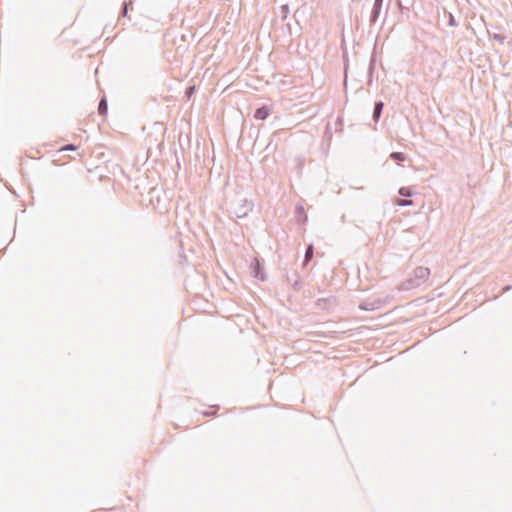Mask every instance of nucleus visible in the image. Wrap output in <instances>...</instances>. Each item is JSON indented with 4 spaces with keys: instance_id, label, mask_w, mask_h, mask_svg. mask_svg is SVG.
<instances>
[{
    "instance_id": "obj_14",
    "label": "nucleus",
    "mask_w": 512,
    "mask_h": 512,
    "mask_svg": "<svg viewBox=\"0 0 512 512\" xmlns=\"http://www.w3.org/2000/svg\"><path fill=\"white\" fill-rule=\"evenodd\" d=\"M253 273L256 278H258L262 281L265 280V274L263 273L260 263L258 261H256V264L253 267Z\"/></svg>"
},
{
    "instance_id": "obj_13",
    "label": "nucleus",
    "mask_w": 512,
    "mask_h": 512,
    "mask_svg": "<svg viewBox=\"0 0 512 512\" xmlns=\"http://www.w3.org/2000/svg\"><path fill=\"white\" fill-rule=\"evenodd\" d=\"M313 256H314V247H313V244H309L305 251L303 266H306L311 261Z\"/></svg>"
},
{
    "instance_id": "obj_19",
    "label": "nucleus",
    "mask_w": 512,
    "mask_h": 512,
    "mask_svg": "<svg viewBox=\"0 0 512 512\" xmlns=\"http://www.w3.org/2000/svg\"><path fill=\"white\" fill-rule=\"evenodd\" d=\"M396 204L398 206L406 207V206L412 205L413 202H412V200H408V199H397Z\"/></svg>"
},
{
    "instance_id": "obj_16",
    "label": "nucleus",
    "mask_w": 512,
    "mask_h": 512,
    "mask_svg": "<svg viewBox=\"0 0 512 512\" xmlns=\"http://www.w3.org/2000/svg\"><path fill=\"white\" fill-rule=\"evenodd\" d=\"M130 5H132V0L123 2L120 10V17H127Z\"/></svg>"
},
{
    "instance_id": "obj_22",
    "label": "nucleus",
    "mask_w": 512,
    "mask_h": 512,
    "mask_svg": "<svg viewBox=\"0 0 512 512\" xmlns=\"http://www.w3.org/2000/svg\"><path fill=\"white\" fill-rule=\"evenodd\" d=\"M391 158H392V160H397V161L405 160L404 154L401 152H393L391 154Z\"/></svg>"
},
{
    "instance_id": "obj_18",
    "label": "nucleus",
    "mask_w": 512,
    "mask_h": 512,
    "mask_svg": "<svg viewBox=\"0 0 512 512\" xmlns=\"http://www.w3.org/2000/svg\"><path fill=\"white\" fill-rule=\"evenodd\" d=\"M289 14V6L288 4H284L280 7V15H281V18L284 20L287 18Z\"/></svg>"
},
{
    "instance_id": "obj_11",
    "label": "nucleus",
    "mask_w": 512,
    "mask_h": 512,
    "mask_svg": "<svg viewBox=\"0 0 512 512\" xmlns=\"http://www.w3.org/2000/svg\"><path fill=\"white\" fill-rule=\"evenodd\" d=\"M384 109V102L383 101H376L374 103L373 113H372V119L375 123H377L382 115Z\"/></svg>"
},
{
    "instance_id": "obj_9",
    "label": "nucleus",
    "mask_w": 512,
    "mask_h": 512,
    "mask_svg": "<svg viewBox=\"0 0 512 512\" xmlns=\"http://www.w3.org/2000/svg\"><path fill=\"white\" fill-rule=\"evenodd\" d=\"M382 304L383 302L381 300L365 301L359 305V308L365 311H373L379 309L382 306Z\"/></svg>"
},
{
    "instance_id": "obj_5",
    "label": "nucleus",
    "mask_w": 512,
    "mask_h": 512,
    "mask_svg": "<svg viewBox=\"0 0 512 512\" xmlns=\"http://www.w3.org/2000/svg\"><path fill=\"white\" fill-rule=\"evenodd\" d=\"M287 282L293 287L294 290L298 291L301 289V279L297 271H291L286 274Z\"/></svg>"
},
{
    "instance_id": "obj_7",
    "label": "nucleus",
    "mask_w": 512,
    "mask_h": 512,
    "mask_svg": "<svg viewBox=\"0 0 512 512\" xmlns=\"http://www.w3.org/2000/svg\"><path fill=\"white\" fill-rule=\"evenodd\" d=\"M75 149H76V147L73 144H67V145L61 146L60 148H58L56 150H50L49 153H51V157L53 158L52 160H61L63 157L61 155L62 152L75 150Z\"/></svg>"
},
{
    "instance_id": "obj_25",
    "label": "nucleus",
    "mask_w": 512,
    "mask_h": 512,
    "mask_svg": "<svg viewBox=\"0 0 512 512\" xmlns=\"http://www.w3.org/2000/svg\"><path fill=\"white\" fill-rule=\"evenodd\" d=\"M218 408H219L218 406H214V410L212 412H205L204 415L205 416L215 415Z\"/></svg>"
},
{
    "instance_id": "obj_26",
    "label": "nucleus",
    "mask_w": 512,
    "mask_h": 512,
    "mask_svg": "<svg viewBox=\"0 0 512 512\" xmlns=\"http://www.w3.org/2000/svg\"><path fill=\"white\" fill-rule=\"evenodd\" d=\"M44 156H45V155H44V154H42V155H40V156H38V157H34V156H33V157H30V158H31V160H41V158H43Z\"/></svg>"
},
{
    "instance_id": "obj_17",
    "label": "nucleus",
    "mask_w": 512,
    "mask_h": 512,
    "mask_svg": "<svg viewBox=\"0 0 512 512\" xmlns=\"http://www.w3.org/2000/svg\"><path fill=\"white\" fill-rule=\"evenodd\" d=\"M374 67H375V61H374V59L372 58V59L370 60L369 67H368V75H369L368 85H370V84L372 83V77H373V73H374Z\"/></svg>"
},
{
    "instance_id": "obj_12",
    "label": "nucleus",
    "mask_w": 512,
    "mask_h": 512,
    "mask_svg": "<svg viewBox=\"0 0 512 512\" xmlns=\"http://www.w3.org/2000/svg\"><path fill=\"white\" fill-rule=\"evenodd\" d=\"M335 302L334 298H319L315 302L316 306L320 309H329L331 304Z\"/></svg>"
},
{
    "instance_id": "obj_20",
    "label": "nucleus",
    "mask_w": 512,
    "mask_h": 512,
    "mask_svg": "<svg viewBox=\"0 0 512 512\" xmlns=\"http://www.w3.org/2000/svg\"><path fill=\"white\" fill-rule=\"evenodd\" d=\"M399 194L403 197H410L412 195V191L410 188L401 187L399 189Z\"/></svg>"
},
{
    "instance_id": "obj_21",
    "label": "nucleus",
    "mask_w": 512,
    "mask_h": 512,
    "mask_svg": "<svg viewBox=\"0 0 512 512\" xmlns=\"http://www.w3.org/2000/svg\"><path fill=\"white\" fill-rule=\"evenodd\" d=\"M490 37H491L493 40L498 41V42H499V43H501V44H503V43H504V41H505V39H506V37H505V36H503V35H501V34H497V33H495V34H493V35H490Z\"/></svg>"
},
{
    "instance_id": "obj_2",
    "label": "nucleus",
    "mask_w": 512,
    "mask_h": 512,
    "mask_svg": "<svg viewBox=\"0 0 512 512\" xmlns=\"http://www.w3.org/2000/svg\"><path fill=\"white\" fill-rule=\"evenodd\" d=\"M147 144V157L146 160L150 158H154V160H158V157L161 155V150L164 145V136L163 133H160L159 136L153 137L152 135H148L146 139Z\"/></svg>"
},
{
    "instance_id": "obj_8",
    "label": "nucleus",
    "mask_w": 512,
    "mask_h": 512,
    "mask_svg": "<svg viewBox=\"0 0 512 512\" xmlns=\"http://www.w3.org/2000/svg\"><path fill=\"white\" fill-rule=\"evenodd\" d=\"M271 113V109L267 105H263L257 108L254 112V118L256 120H266Z\"/></svg>"
},
{
    "instance_id": "obj_28",
    "label": "nucleus",
    "mask_w": 512,
    "mask_h": 512,
    "mask_svg": "<svg viewBox=\"0 0 512 512\" xmlns=\"http://www.w3.org/2000/svg\"><path fill=\"white\" fill-rule=\"evenodd\" d=\"M180 164H181V162H180V161H177V162H176V166H177V169H178V170H180V169H181V165H180Z\"/></svg>"
},
{
    "instance_id": "obj_23",
    "label": "nucleus",
    "mask_w": 512,
    "mask_h": 512,
    "mask_svg": "<svg viewBox=\"0 0 512 512\" xmlns=\"http://www.w3.org/2000/svg\"><path fill=\"white\" fill-rule=\"evenodd\" d=\"M448 24H449V26H452V27L457 26L456 20H455L454 16L451 13H449V22H448Z\"/></svg>"
},
{
    "instance_id": "obj_6",
    "label": "nucleus",
    "mask_w": 512,
    "mask_h": 512,
    "mask_svg": "<svg viewBox=\"0 0 512 512\" xmlns=\"http://www.w3.org/2000/svg\"><path fill=\"white\" fill-rule=\"evenodd\" d=\"M382 5H383V0H375L374 1L372 11L370 14V19H369L371 25L375 24L377 22L379 15L381 13Z\"/></svg>"
},
{
    "instance_id": "obj_24",
    "label": "nucleus",
    "mask_w": 512,
    "mask_h": 512,
    "mask_svg": "<svg viewBox=\"0 0 512 512\" xmlns=\"http://www.w3.org/2000/svg\"><path fill=\"white\" fill-rule=\"evenodd\" d=\"M194 91H195V87L194 86H189V87L186 88L185 94L188 97H190L194 93Z\"/></svg>"
},
{
    "instance_id": "obj_3",
    "label": "nucleus",
    "mask_w": 512,
    "mask_h": 512,
    "mask_svg": "<svg viewBox=\"0 0 512 512\" xmlns=\"http://www.w3.org/2000/svg\"><path fill=\"white\" fill-rule=\"evenodd\" d=\"M253 207L254 204L252 201L243 199L234 206L233 213L237 218L241 219L246 217L253 210Z\"/></svg>"
},
{
    "instance_id": "obj_15",
    "label": "nucleus",
    "mask_w": 512,
    "mask_h": 512,
    "mask_svg": "<svg viewBox=\"0 0 512 512\" xmlns=\"http://www.w3.org/2000/svg\"><path fill=\"white\" fill-rule=\"evenodd\" d=\"M108 110V104L105 97H102L98 104V113L100 115H105Z\"/></svg>"
},
{
    "instance_id": "obj_27",
    "label": "nucleus",
    "mask_w": 512,
    "mask_h": 512,
    "mask_svg": "<svg viewBox=\"0 0 512 512\" xmlns=\"http://www.w3.org/2000/svg\"><path fill=\"white\" fill-rule=\"evenodd\" d=\"M347 68H348V60L345 59V63H344L345 74L347 73Z\"/></svg>"
},
{
    "instance_id": "obj_1",
    "label": "nucleus",
    "mask_w": 512,
    "mask_h": 512,
    "mask_svg": "<svg viewBox=\"0 0 512 512\" xmlns=\"http://www.w3.org/2000/svg\"><path fill=\"white\" fill-rule=\"evenodd\" d=\"M430 270L427 267L419 266L414 269L411 277L403 281L400 285L401 290H411L422 285L429 277Z\"/></svg>"
},
{
    "instance_id": "obj_10",
    "label": "nucleus",
    "mask_w": 512,
    "mask_h": 512,
    "mask_svg": "<svg viewBox=\"0 0 512 512\" xmlns=\"http://www.w3.org/2000/svg\"><path fill=\"white\" fill-rule=\"evenodd\" d=\"M295 218L300 224H305L308 220L304 207L301 204H297L295 207Z\"/></svg>"
},
{
    "instance_id": "obj_4",
    "label": "nucleus",
    "mask_w": 512,
    "mask_h": 512,
    "mask_svg": "<svg viewBox=\"0 0 512 512\" xmlns=\"http://www.w3.org/2000/svg\"><path fill=\"white\" fill-rule=\"evenodd\" d=\"M85 163L87 164L86 170L92 177H94L98 180H101L104 177L102 166L95 165L96 162H85Z\"/></svg>"
}]
</instances>
